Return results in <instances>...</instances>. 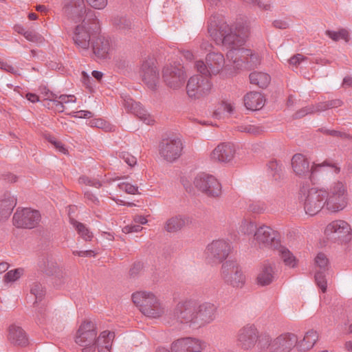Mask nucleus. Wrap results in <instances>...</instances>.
<instances>
[{
	"mask_svg": "<svg viewBox=\"0 0 352 352\" xmlns=\"http://www.w3.org/2000/svg\"><path fill=\"white\" fill-rule=\"evenodd\" d=\"M97 331L94 322L85 321L80 326L76 336V342L82 347V352H111L113 340L115 338L113 331H104L96 338Z\"/></svg>",
	"mask_w": 352,
	"mask_h": 352,
	"instance_id": "f257e3e1",
	"label": "nucleus"
},
{
	"mask_svg": "<svg viewBox=\"0 0 352 352\" xmlns=\"http://www.w3.org/2000/svg\"><path fill=\"white\" fill-rule=\"evenodd\" d=\"M217 19L216 16L211 17L208 27V33L216 44L228 48L241 47L245 43L246 32L236 29L233 31L226 22L219 21Z\"/></svg>",
	"mask_w": 352,
	"mask_h": 352,
	"instance_id": "f03ea898",
	"label": "nucleus"
},
{
	"mask_svg": "<svg viewBox=\"0 0 352 352\" xmlns=\"http://www.w3.org/2000/svg\"><path fill=\"white\" fill-rule=\"evenodd\" d=\"M325 195L326 190L323 189L310 188L309 184H303L300 189L299 201L306 214L314 216L326 208Z\"/></svg>",
	"mask_w": 352,
	"mask_h": 352,
	"instance_id": "7ed1b4c3",
	"label": "nucleus"
},
{
	"mask_svg": "<svg viewBox=\"0 0 352 352\" xmlns=\"http://www.w3.org/2000/svg\"><path fill=\"white\" fill-rule=\"evenodd\" d=\"M62 3L63 13L73 21L97 22L96 12L85 6L84 0H63Z\"/></svg>",
	"mask_w": 352,
	"mask_h": 352,
	"instance_id": "20e7f679",
	"label": "nucleus"
},
{
	"mask_svg": "<svg viewBox=\"0 0 352 352\" xmlns=\"http://www.w3.org/2000/svg\"><path fill=\"white\" fill-rule=\"evenodd\" d=\"M297 341V336L292 333H282L274 340L267 333L261 337L260 346L261 350H268V352H289Z\"/></svg>",
	"mask_w": 352,
	"mask_h": 352,
	"instance_id": "39448f33",
	"label": "nucleus"
},
{
	"mask_svg": "<svg viewBox=\"0 0 352 352\" xmlns=\"http://www.w3.org/2000/svg\"><path fill=\"white\" fill-rule=\"evenodd\" d=\"M134 304L140 307V311L151 318H159L164 312V308L155 296L150 292H138L132 295Z\"/></svg>",
	"mask_w": 352,
	"mask_h": 352,
	"instance_id": "423d86ee",
	"label": "nucleus"
},
{
	"mask_svg": "<svg viewBox=\"0 0 352 352\" xmlns=\"http://www.w3.org/2000/svg\"><path fill=\"white\" fill-rule=\"evenodd\" d=\"M326 209L331 212H338L342 210L348 204V192L346 187L341 182L331 184L326 191Z\"/></svg>",
	"mask_w": 352,
	"mask_h": 352,
	"instance_id": "0eeeda50",
	"label": "nucleus"
},
{
	"mask_svg": "<svg viewBox=\"0 0 352 352\" xmlns=\"http://www.w3.org/2000/svg\"><path fill=\"white\" fill-rule=\"evenodd\" d=\"M196 302L192 300L179 302L174 308L170 325H187L195 329Z\"/></svg>",
	"mask_w": 352,
	"mask_h": 352,
	"instance_id": "6e6552de",
	"label": "nucleus"
},
{
	"mask_svg": "<svg viewBox=\"0 0 352 352\" xmlns=\"http://www.w3.org/2000/svg\"><path fill=\"white\" fill-rule=\"evenodd\" d=\"M267 333H260L253 324H248L241 327L236 336V344L239 347L245 351L252 350L257 344L258 350H261L260 342L261 337Z\"/></svg>",
	"mask_w": 352,
	"mask_h": 352,
	"instance_id": "1a4fd4ad",
	"label": "nucleus"
},
{
	"mask_svg": "<svg viewBox=\"0 0 352 352\" xmlns=\"http://www.w3.org/2000/svg\"><path fill=\"white\" fill-rule=\"evenodd\" d=\"M195 187L208 197L219 198L222 194V186L212 175L199 173L194 179Z\"/></svg>",
	"mask_w": 352,
	"mask_h": 352,
	"instance_id": "9d476101",
	"label": "nucleus"
},
{
	"mask_svg": "<svg viewBox=\"0 0 352 352\" xmlns=\"http://www.w3.org/2000/svg\"><path fill=\"white\" fill-rule=\"evenodd\" d=\"M292 165L294 173L299 176H306L309 175L310 180H312L314 174L323 166H330L335 168L336 173L340 172V168L336 166L333 164H330L327 161L322 164H314L311 168H309V162L308 160L302 154H295L292 159Z\"/></svg>",
	"mask_w": 352,
	"mask_h": 352,
	"instance_id": "9b49d317",
	"label": "nucleus"
},
{
	"mask_svg": "<svg viewBox=\"0 0 352 352\" xmlns=\"http://www.w3.org/2000/svg\"><path fill=\"white\" fill-rule=\"evenodd\" d=\"M198 72L206 76L217 75L225 66V58L220 52H210L206 56V62L198 60L195 63Z\"/></svg>",
	"mask_w": 352,
	"mask_h": 352,
	"instance_id": "f8f14e48",
	"label": "nucleus"
},
{
	"mask_svg": "<svg viewBox=\"0 0 352 352\" xmlns=\"http://www.w3.org/2000/svg\"><path fill=\"white\" fill-rule=\"evenodd\" d=\"M221 277L223 281L233 287L241 288L245 282V278L239 264L235 261L228 260L223 263Z\"/></svg>",
	"mask_w": 352,
	"mask_h": 352,
	"instance_id": "ddd939ff",
	"label": "nucleus"
},
{
	"mask_svg": "<svg viewBox=\"0 0 352 352\" xmlns=\"http://www.w3.org/2000/svg\"><path fill=\"white\" fill-rule=\"evenodd\" d=\"M324 234L327 239L340 243H347L352 238L351 226L344 220H335L325 228Z\"/></svg>",
	"mask_w": 352,
	"mask_h": 352,
	"instance_id": "4468645a",
	"label": "nucleus"
},
{
	"mask_svg": "<svg viewBox=\"0 0 352 352\" xmlns=\"http://www.w3.org/2000/svg\"><path fill=\"white\" fill-rule=\"evenodd\" d=\"M231 251L230 244L225 240H214L205 250L206 258L210 263L219 264L227 258Z\"/></svg>",
	"mask_w": 352,
	"mask_h": 352,
	"instance_id": "2eb2a0df",
	"label": "nucleus"
},
{
	"mask_svg": "<svg viewBox=\"0 0 352 352\" xmlns=\"http://www.w3.org/2000/svg\"><path fill=\"white\" fill-rule=\"evenodd\" d=\"M211 89V82L202 74L190 77L186 85L188 96L194 99H199L208 95Z\"/></svg>",
	"mask_w": 352,
	"mask_h": 352,
	"instance_id": "dca6fc26",
	"label": "nucleus"
},
{
	"mask_svg": "<svg viewBox=\"0 0 352 352\" xmlns=\"http://www.w3.org/2000/svg\"><path fill=\"white\" fill-rule=\"evenodd\" d=\"M81 22V24L78 25L74 29L72 38L80 51L87 52L90 46L91 38L93 37V34L90 32L91 28L89 26L93 25L96 29L98 24V20L97 19L96 23L87 21L85 23Z\"/></svg>",
	"mask_w": 352,
	"mask_h": 352,
	"instance_id": "f3484780",
	"label": "nucleus"
},
{
	"mask_svg": "<svg viewBox=\"0 0 352 352\" xmlns=\"http://www.w3.org/2000/svg\"><path fill=\"white\" fill-rule=\"evenodd\" d=\"M254 241L260 248H275L280 243L278 233L265 225H262L256 230Z\"/></svg>",
	"mask_w": 352,
	"mask_h": 352,
	"instance_id": "a211bd4d",
	"label": "nucleus"
},
{
	"mask_svg": "<svg viewBox=\"0 0 352 352\" xmlns=\"http://www.w3.org/2000/svg\"><path fill=\"white\" fill-rule=\"evenodd\" d=\"M41 221V214L38 210L24 208L16 210L13 216V224L16 228L32 229Z\"/></svg>",
	"mask_w": 352,
	"mask_h": 352,
	"instance_id": "6ab92c4d",
	"label": "nucleus"
},
{
	"mask_svg": "<svg viewBox=\"0 0 352 352\" xmlns=\"http://www.w3.org/2000/svg\"><path fill=\"white\" fill-rule=\"evenodd\" d=\"M162 78L169 88L179 89L184 85L186 76L182 67L167 65L163 69Z\"/></svg>",
	"mask_w": 352,
	"mask_h": 352,
	"instance_id": "aec40b11",
	"label": "nucleus"
},
{
	"mask_svg": "<svg viewBox=\"0 0 352 352\" xmlns=\"http://www.w3.org/2000/svg\"><path fill=\"white\" fill-rule=\"evenodd\" d=\"M183 149L179 138L163 140L160 144V154L165 160L173 162L178 159Z\"/></svg>",
	"mask_w": 352,
	"mask_h": 352,
	"instance_id": "412c9836",
	"label": "nucleus"
},
{
	"mask_svg": "<svg viewBox=\"0 0 352 352\" xmlns=\"http://www.w3.org/2000/svg\"><path fill=\"white\" fill-rule=\"evenodd\" d=\"M196 309L195 329L210 323L216 318L217 307L212 303L204 302L201 305L196 303Z\"/></svg>",
	"mask_w": 352,
	"mask_h": 352,
	"instance_id": "4be33fe9",
	"label": "nucleus"
},
{
	"mask_svg": "<svg viewBox=\"0 0 352 352\" xmlns=\"http://www.w3.org/2000/svg\"><path fill=\"white\" fill-rule=\"evenodd\" d=\"M140 75L142 81L151 89L155 90L159 82V72L153 59L146 60L143 62Z\"/></svg>",
	"mask_w": 352,
	"mask_h": 352,
	"instance_id": "5701e85b",
	"label": "nucleus"
},
{
	"mask_svg": "<svg viewBox=\"0 0 352 352\" xmlns=\"http://www.w3.org/2000/svg\"><path fill=\"white\" fill-rule=\"evenodd\" d=\"M202 349V342L192 338L178 339L171 344V352H200Z\"/></svg>",
	"mask_w": 352,
	"mask_h": 352,
	"instance_id": "b1692460",
	"label": "nucleus"
},
{
	"mask_svg": "<svg viewBox=\"0 0 352 352\" xmlns=\"http://www.w3.org/2000/svg\"><path fill=\"white\" fill-rule=\"evenodd\" d=\"M234 145L229 142H223L212 151L210 158L215 162L227 163L234 158Z\"/></svg>",
	"mask_w": 352,
	"mask_h": 352,
	"instance_id": "393cba45",
	"label": "nucleus"
},
{
	"mask_svg": "<svg viewBox=\"0 0 352 352\" xmlns=\"http://www.w3.org/2000/svg\"><path fill=\"white\" fill-rule=\"evenodd\" d=\"M123 105L128 111L135 115L146 124H151L153 123V119L146 111L141 107L140 103L135 102L131 97L126 96L124 99Z\"/></svg>",
	"mask_w": 352,
	"mask_h": 352,
	"instance_id": "a878e982",
	"label": "nucleus"
},
{
	"mask_svg": "<svg viewBox=\"0 0 352 352\" xmlns=\"http://www.w3.org/2000/svg\"><path fill=\"white\" fill-rule=\"evenodd\" d=\"M229 48L230 50L227 52V58L232 61L237 68L242 67L244 61L248 62L249 56H250L251 58L254 57L250 50L237 46Z\"/></svg>",
	"mask_w": 352,
	"mask_h": 352,
	"instance_id": "bb28decb",
	"label": "nucleus"
},
{
	"mask_svg": "<svg viewBox=\"0 0 352 352\" xmlns=\"http://www.w3.org/2000/svg\"><path fill=\"white\" fill-rule=\"evenodd\" d=\"M191 223L192 219L189 216L179 214L167 219L164 228L168 232H177Z\"/></svg>",
	"mask_w": 352,
	"mask_h": 352,
	"instance_id": "cd10ccee",
	"label": "nucleus"
},
{
	"mask_svg": "<svg viewBox=\"0 0 352 352\" xmlns=\"http://www.w3.org/2000/svg\"><path fill=\"white\" fill-rule=\"evenodd\" d=\"M16 204V198L10 192H6L0 199V221L8 219Z\"/></svg>",
	"mask_w": 352,
	"mask_h": 352,
	"instance_id": "c85d7f7f",
	"label": "nucleus"
},
{
	"mask_svg": "<svg viewBox=\"0 0 352 352\" xmlns=\"http://www.w3.org/2000/svg\"><path fill=\"white\" fill-rule=\"evenodd\" d=\"M92 50L95 56L100 59H106L109 57L110 50L109 41L104 36H99L93 39Z\"/></svg>",
	"mask_w": 352,
	"mask_h": 352,
	"instance_id": "c756f323",
	"label": "nucleus"
},
{
	"mask_svg": "<svg viewBox=\"0 0 352 352\" xmlns=\"http://www.w3.org/2000/svg\"><path fill=\"white\" fill-rule=\"evenodd\" d=\"M275 271L274 265L269 262H264L257 276V283L261 286L268 285L274 279Z\"/></svg>",
	"mask_w": 352,
	"mask_h": 352,
	"instance_id": "7c9ffc66",
	"label": "nucleus"
},
{
	"mask_svg": "<svg viewBox=\"0 0 352 352\" xmlns=\"http://www.w3.org/2000/svg\"><path fill=\"white\" fill-rule=\"evenodd\" d=\"M8 340L17 346H25L28 344V338L25 331L19 326L12 324L9 327Z\"/></svg>",
	"mask_w": 352,
	"mask_h": 352,
	"instance_id": "2f4dec72",
	"label": "nucleus"
},
{
	"mask_svg": "<svg viewBox=\"0 0 352 352\" xmlns=\"http://www.w3.org/2000/svg\"><path fill=\"white\" fill-rule=\"evenodd\" d=\"M244 104L245 107L252 111L260 109L264 105V99L260 92L252 91L244 96Z\"/></svg>",
	"mask_w": 352,
	"mask_h": 352,
	"instance_id": "473e14b6",
	"label": "nucleus"
},
{
	"mask_svg": "<svg viewBox=\"0 0 352 352\" xmlns=\"http://www.w3.org/2000/svg\"><path fill=\"white\" fill-rule=\"evenodd\" d=\"M318 340V334L317 331L311 329L305 333L302 340L297 342L296 345L299 351H307L314 346Z\"/></svg>",
	"mask_w": 352,
	"mask_h": 352,
	"instance_id": "72a5a7b5",
	"label": "nucleus"
},
{
	"mask_svg": "<svg viewBox=\"0 0 352 352\" xmlns=\"http://www.w3.org/2000/svg\"><path fill=\"white\" fill-rule=\"evenodd\" d=\"M38 267L41 272L49 276L55 274L58 270L57 263L52 258L46 256L39 259Z\"/></svg>",
	"mask_w": 352,
	"mask_h": 352,
	"instance_id": "f704fd0d",
	"label": "nucleus"
},
{
	"mask_svg": "<svg viewBox=\"0 0 352 352\" xmlns=\"http://www.w3.org/2000/svg\"><path fill=\"white\" fill-rule=\"evenodd\" d=\"M249 78L252 84H254L263 89L267 87L271 80L269 74L258 72H252Z\"/></svg>",
	"mask_w": 352,
	"mask_h": 352,
	"instance_id": "c9c22d12",
	"label": "nucleus"
},
{
	"mask_svg": "<svg viewBox=\"0 0 352 352\" xmlns=\"http://www.w3.org/2000/svg\"><path fill=\"white\" fill-rule=\"evenodd\" d=\"M70 223L77 230L78 234L85 241H91L93 238V234L82 223L77 221L74 219H70Z\"/></svg>",
	"mask_w": 352,
	"mask_h": 352,
	"instance_id": "e433bc0d",
	"label": "nucleus"
},
{
	"mask_svg": "<svg viewBox=\"0 0 352 352\" xmlns=\"http://www.w3.org/2000/svg\"><path fill=\"white\" fill-rule=\"evenodd\" d=\"M53 98L50 99L54 102L60 111H63L64 104L68 102H74L76 98L73 95H60L59 96L53 94Z\"/></svg>",
	"mask_w": 352,
	"mask_h": 352,
	"instance_id": "4c0bfd02",
	"label": "nucleus"
},
{
	"mask_svg": "<svg viewBox=\"0 0 352 352\" xmlns=\"http://www.w3.org/2000/svg\"><path fill=\"white\" fill-rule=\"evenodd\" d=\"M267 167L268 170L272 172V175L275 180L281 178L283 170L282 164H279L276 160H271L268 162Z\"/></svg>",
	"mask_w": 352,
	"mask_h": 352,
	"instance_id": "58836bf2",
	"label": "nucleus"
},
{
	"mask_svg": "<svg viewBox=\"0 0 352 352\" xmlns=\"http://www.w3.org/2000/svg\"><path fill=\"white\" fill-rule=\"evenodd\" d=\"M24 272L25 270L22 267L10 270L4 275V281L6 283L16 281L23 275Z\"/></svg>",
	"mask_w": 352,
	"mask_h": 352,
	"instance_id": "ea45409f",
	"label": "nucleus"
},
{
	"mask_svg": "<svg viewBox=\"0 0 352 352\" xmlns=\"http://www.w3.org/2000/svg\"><path fill=\"white\" fill-rule=\"evenodd\" d=\"M257 226L254 222L248 219H243L240 225V231L246 235L254 234Z\"/></svg>",
	"mask_w": 352,
	"mask_h": 352,
	"instance_id": "a19ab883",
	"label": "nucleus"
},
{
	"mask_svg": "<svg viewBox=\"0 0 352 352\" xmlns=\"http://www.w3.org/2000/svg\"><path fill=\"white\" fill-rule=\"evenodd\" d=\"M326 34L334 41H337L341 38L344 39L345 41H349V33L345 29H341L338 32L327 30Z\"/></svg>",
	"mask_w": 352,
	"mask_h": 352,
	"instance_id": "79ce46f5",
	"label": "nucleus"
},
{
	"mask_svg": "<svg viewBox=\"0 0 352 352\" xmlns=\"http://www.w3.org/2000/svg\"><path fill=\"white\" fill-rule=\"evenodd\" d=\"M30 293L35 296L36 300L35 302H36L37 300H41L45 294V291L40 283L35 282L31 285Z\"/></svg>",
	"mask_w": 352,
	"mask_h": 352,
	"instance_id": "37998d69",
	"label": "nucleus"
},
{
	"mask_svg": "<svg viewBox=\"0 0 352 352\" xmlns=\"http://www.w3.org/2000/svg\"><path fill=\"white\" fill-rule=\"evenodd\" d=\"M280 257L285 265L294 267L296 265V258L286 248H282L280 250Z\"/></svg>",
	"mask_w": 352,
	"mask_h": 352,
	"instance_id": "c03bdc74",
	"label": "nucleus"
},
{
	"mask_svg": "<svg viewBox=\"0 0 352 352\" xmlns=\"http://www.w3.org/2000/svg\"><path fill=\"white\" fill-rule=\"evenodd\" d=\"M266 208L265 203L261 201H254L248 206V210L255 214H261L265 211Z\"/></svg>",
	"mask_w": 352,
	"mask_h": 352,
	"instance_id": "a18cd8bd",
	"label": "nucleus"
},
{
	"mask_svg": "<svg viewBox=\"0 0 352 352\" xmlns=\"http://www.w3.org/2000/svg\"><path fill=\"white\" fill-rule=\"evenodd\" d=\"M113 23L118 28L124 30L130 29L132 25L130 19L122 16L115 18Z\"/></svg>",
	"mask_w": 352,
	"mask_h": 352,
	"instance_id": "49530a36",
	"label": "nucleus"
},
{
	"mask_svg": "<svg viewBox=\"0 0 352 352\" xmlns=\"http://www.w3.org/2000/svg\"><path fill=\"white\" fill-rule=\"evenodd\" d=\"M78 182L80 184H85L89 186L95 187L97 188H99L102 186V182H100L98 179L90 178L87 176L80 177Z\"/></svg>",
	"mask_w": 352,
	"mask_h": 352,
	"instance_id": "de8ad7c7",
	"label": "nucleus"
},
{
	"mask_svg": "<svg viewBox=\"0 0 352 352\" xmlns=\"http://www.w3.org/2000/svg\"><path fill=\"white\" fill-rule=\"evenodd\" d=\"M315 263L320 270L325 271L328 267L329 261L323 253H318L315 258Z\"/></svg>",
	"mask_w": 352,
	"mask_h": 352,
	"instance_id": "09e8293b",
	"label": "nucleus"
},
{
	"mask_svg": "<svg viewBox=\"0 0 352 352\" xmlns=\"http://www.w3.org/2000/svg\"><path fill=\"white\" fill-rule=\"evenodd\" d=\"M315 280L318 286L321 289L322 292H325L327 290V281L324 274V271H318L315 274Z\"/></svg>",
	"mask_w": 352,
	"mask_h": 352,
	"instance_id": "8fccbe9b",
	"label": "nucleus"
},
{
	"mask_svg": "<svg viewBox=\"0 0 352 352\" xmlns=\"http://www.w3.org/2000/svg\"><path fill=\"white\" fill-rule=\"evenodd\" d=\"M120 190L131 195H135L138 193V187L132 185L129 183L122 182L118 185Z\"/></svg>",
	"mask_w": 352,
	"mask_h": 352,
	"instance_id": "3c124183",
	"label": "nucleus"
},
{
	"mask_svg": "<svg viewBox=\"0 0 352 352\" xmlns=\"http://www.w3.org/2000/svg\"><path fill=\"white\" fill-rule=\"evenodd\" d=\"M119 157L120 158L122 159L129 166L131 167L135 166L137 163L136 157L126 151L120 152Z\"/></svg>",
	"mask_w": 352,
	"mask_h": 352,
	"instance_id": "603ef678",
	"label": "nucleus"
},
{
	"mask_svg": "<svg viewBox=\"0 0 352 352\" xmlns=\"http://www.w3.org/2000/svg\"><path fill=\"white\" fill-rule=\"evenodd\" d=\"M238 130L241 132H245L250 134L257 135L261 132V129L258 126L254 125H241L238 126Z\"/></svg>",
	"mask_w": 352,
	"mask_h": 352,
	"instance_id": "864d4df0",
	"label": "nucleus"
},
{
	"mask_svg": "<svg viewBox=\"0 0 352 352\" xmlns=\"http://www.w3.org/2000/svg\"><path fill=\"white\" fill-rule=\"evenodd\" d=\"M87 4L96 10L104 9L108 3V0H85Z\"/></svg>",
	"mask_w": 352,
	"mask_h": 352,
	"instance_id": "5fc2aeb1",
	"label": "nucleus"
},
{
	"mask_svg": "<svg viewBox=\"0 0 352 352\" xmlns=\"http://www.w3.org/2000/svg\"><path fill=\"white\" fill-rule=\"evenodd\" d=\"M305 60H307V57L301 54H297L289 59V63L291 65L297 67L301 62Z\"/></svg>",
	"mask_w": 352,
	"mask_h": 352,
	"instance_id": "6e6d98bb",
	"label": "nucleus"
},
{
	"mask_svg": "<svg viewBox=\"0 0 352 352\" xmlns=\"http://www.w3.org/2000/svg\"><path fill=\"white\" fill-rule=\"evenodd\" d=\"M21 34H23L24 37L27 40L32 41V42H36L41 39L40 36L38 34H36L35 32L32 31V30H26V31L21 32Z\"/></svg>",
	"mask_w": 352,
	"mask_h": 352,
	"instance_id": "4d7b16f0",
	"label": "nucleus"
},
{
	"mask_svg": "<svg viewBox=\"0 0 352 352\" xmlns=\"http://www.w3.org/2000/svg\"><path fill=\"white\" fill-rule=\"evenodd\" d=\"M221 108L224 111L228 112V113L231 114L234 112V110L235 109L234 103L229 102V101H222L221 104Z\"/></svg>",
	"mask_w": 352,
	"mask_h": 352,
	"instance_id": "13d9d810",
	"label": "nucleus"
},
{
	"mask_svg": "<svg viewBox=\"0 0 352 352\" xmlns=\"http://www.w3.org/2000/svg\"><path fill=\"white\" fill-rule=\"evenodd\" d=\"M143 269V263L141 262H137L133 264L130 270V275L131 276H137Z\"/></svg>",
	"mask_w": 352,
	"mask_h": 352,
	"instance_id": "bf43d9fd",
	"label": "nucleus"
},
{
	"mask_svg": "<svg viewBox=\"0 0 352 352\" xmlns=\"http://www.w3.org/2000/svg\"><path fill=\"white\" fill-rule=\"evenodd\" d=\"M244 3H250V4H253V5H257L258 8L263 9V10H270V4H265V3H263L261 1H260L259 0H242Z\"/></svg>",
	"mask_w": 352,
	"mask_h": 352,
	"instance_id": "052dcab7",
	"label": "nucleus"
},
{
	"mask_svg": "<svg viewBox=\"0 0 352 352\" xmlns=\"http://www.w3.org/2000/svg\"><path fill=\"white\" fill-rule=\"evenodd\" d=\"M142 229L140 225H129L123 228V232L124 233L138 232Z\"/></svg>",
	"mask_w": 352,
	"mask_h": 352,
	"instance_id": "680f3d73",
	"label": "nucleus"
},
{
	"mask_svg": "<svg viewBox=\"0 0 352 352\" xmlns=\"http://www.w3.org/2000/svg\"><path fill=\"white\" fill-rule=\"evenodd\" d=\"M324 133L325 134L330 135L333 137H340L341 138H346L347 137V135L345 133L336 130L326 129L324 131Z\"/></svg>",
	"mask_w": 352,
	"mask_h": 352,
	"instance_id": "e2e57ef3",
	"label": "nucleus"
},
{
	"mask_svg": "<svg viewBox=\"0 0 352 352\" xmlns=\"http://www.w3.org/2000/svg\"><path fill=\"white\" fill-rule=\"evenodd\" d=\"M327 104L328 109L337 108L341 107L343 104V102L340 99H334L329 101H326Z\"/></svg>",
	"mask_w": 352,
	"mask_h": 352,
	"instance_id": "0e129e2a",
	"label": "nucleus"
},
{
	"mask_svg": "<svg viewBox=\"0 0 352 352\" xmlns=\"http://www.w3.org/2000/svg\"><path fill=\"white\" fill-rule=\"evenodd\" d=\"M85 197L90 201L91 203L96 204V205H98L99 204V200L91 192L89 191H86L85 192Z\"/></svg>",
	"mask_w": 352,
	"mask_h": 352,
	"instance_id": "69168bd1",
	"label": "nucleus"
},
{
	"mask_svg": "<svg viewBox=\"0 0 352 352\" xmlns=\"http://www.w3.org/2000/svg\"><path fill=\"white\" fill-rule=\"evenodd\" d=\"M273 25L276 28H278V29H286L289 27L288 23L286 22L285 21H283V20H275L273 22Z\"/></svg>",
	"mask_w": 352,
	"mask_h": 352,
	"instance_id": "338daca9",
	"label": "nucleus"
},
{
	"mask_svg": "<svg viewBox=\"0 0 352 352\" xmlns=\"http://www.w3.org/2000/svg\"><path fill=\"white\" fill-rule=\"evenodd\" d=\"M90 126L97 128H103L105 125V122L102 119H94L90 121Z\"/></svg>",
	"mask_w": 352,
	"mask_h": 352,
	"instance_id": "774afa93",
	"label": "nucleus"
}]
</instances>
